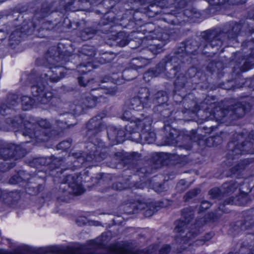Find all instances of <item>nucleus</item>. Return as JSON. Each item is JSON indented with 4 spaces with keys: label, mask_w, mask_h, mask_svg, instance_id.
<instances>
[{
    "label": "nucleus",
    "mask_w": 254,
    "mask_h": 254,
    "mask_svg": "<svg viewBox=\"0 0 254 254\" xmlns=\"http://www.w3.org/2000/svg\"><path fill=\"white\" fill-rule=\"evenodd\" d=\"M205 219L203 218H202L199 220H197L195 224L197 227H201L203 225V224L204 223H205Z\"/></svg>",
    "instance_id": "62"
},
{
    "label": "nucleus",
    "mask_w": 254,
    "mask_h": 254,
    "mask_svg": "<svg viewBox=\"0 0 254 254\" xmlns=\"http://www.w3.org/2000/svg\"><path fill=\"white\" fill-rule=\"evenodd\" d=\"M34 125H37V128H42L46 130L51 127V124L47 120L41 119L37 122Z\"/></svg>",
    "instance_id": "40"
},
{
    "label": "nucleus",
    "mask_w": 254,
    "mask_h": 254,
    "mask_svg": "<svg viewBox=\"0 0 254 254\" xmlns=\"http://www.w3.org/2000/svg\"><path fill=\"white\" fill-rule=\"evenodd\" d=\"M31 92L33 95L38 97L37 100L42 104H48L54 97L53 93L46 89L45 85L41 81L31 87Z\"/></svg>",
    "instance_id": "10"
},
{
    "label": "nucleus",
    "mask_w": 254,
    "mask_h": 254,
    "mask_svg": "<svg viewBox=\"0 0 254 254\" xmlns=\"http://www.w3.org/2000/svg\"><path fill=\"white\" fill-rule=\"evenodd\" d=\"M79 53V56L81 58H85V57H87L86 60H88L95 55L96 50L92 46L85 45L81 48Z\"/></svg>",
    "instance_id": "23"
},
{
    "label": "nucleus",
    "mask_w": 254,
    "mask_h": 254,
    "mask_svg": "<svg viewBox=\"0 0 254 254\" xmlns=\"http://www.w3.org/2000/svg\"><path fill=\"white\" fill-rule=\"evenodd\" d=\"M22 34V32L18 29L12 32L9 36V40L11 42V44L18 43L21 39Z\"/></svg>",
    "instance_id": "36"
},
{
    "label": "nucleus",
    "mask_w": 254,
    "mask_h": 254,
    "mask_svg": "<svg viewBox=\"0 0 254 254\" xmlns=\"http://www.w3.org/2000/svg\"><path fill=\"white\" fill-rule=\"evenodd\" d=\"M49 158H51V162L49 165H51V167L54 166L56 168L58 167L61 164L62 159L61 158H56L54 156H50Z\"/></svg>",
    "instance_id": "50"
},
{
    "label": "nucleus",
    "mask_w": 254,
    "mask_h": 254,
    "mask_svg": "<svg viewBox=\"0 0 254 254\" xmlns=\"http://www.w3.org/2000/svg\"><path fill=\"white\" fill-rule=\"evenodd\" d=\"M187 82V78L183 74H180L177 76L174 82V85L178 89H181L185 87Z\"/></svg>",
    "instance_id": "30"
},
{
    "label": "nucleus",
    "mask_w": 254,
    "mask_h": 254,
    "mask_svg": "<svg viewBox=\"0 0 254 254\" xmlns=\"http://www.w3.org/2000/svg\"><path fill=\"white\" fill-rule=\"evenodd\" d=\"M22 134L30 138H35L39 141H46L48 139L50 132L47 130L37 128V125L28 121H25Z\"/></svg>",
    "instance_id": "7"
},
{
    "label": "nucleus",
    "mask_w": 254,
    "mask_h": 254,
    "mask_svg": "<svg viewBox=\"0 0 254 254\" xmlns=\"http://www.w3.org/2000/svg\"><path fill=\"white\" fill-rule=\"evenodd\" d=\"M246 106L242 103H237L220 111L221 120L230 121L243 117L246 112Z\"/></svg>",
    "instance_id": "9"
},
{
    "label": "nucleus",
    "mask_w": 254,
    "mask_h": 254,
    "mask_svg": "<svg viewBox=\"0 0 254 254\" xmlns=\"http://www.w3.org/2000/svg\"><path fill=\"white\" fill-rule=\"evenodd\" d=\"M64 76L63 68L62 66H55L51 67L47 72L41 75L40 78L45 81L57 82Z\"/></svg>",
    "instance_id": "16"
},
{
    "label": "nucleus",
    "mask_w": 254,
    "mask_h": 254,
    "mask_svg": "<svg viewBox=\"0 0 254 254\" xmlns=\"http://www.w3.org/2000/svg\"><path fill=\"white\" fill-rule=\"evenodd\" d=\"M78 83L82 86H86L87 85H90V82L92 81V80L91 81L88 79V78L85 76H81L78 77Z\"/></svg>",
    "instance_id": "47"
},
{
    "label": "nucleus",
    "mask_w": 254,
    "mask_h": 254,
    "mask_svg": "<svg viewBox=\"0 0 254 254\" xmlns=\"http://www.w3.org/2000/svg\"><path fill=\"white\" fill-rule=\"evenodd\" d=\"M165 133L164 145H175L177 143V138L179 137L178 135L177 131L172 128L170 126H167L164 128Z\"/></svg>",
    "instance_id": "21"
},
{
    "label": "nucleus",
    "mask_w": 254,
    "mask_h": 254,
    "mask_svg": "<svg viewBox=\"0 0 254 254\" xmlns=\"http://www.w3.org/2000/svg\"><path fill=\"white\" fill-rule=\"evenodd\" d=\"M240 29L241 26L239 24L230 23L226 26L224 31L204 32L199 47L204 48L208 45L211 48L220 47L225 40L235 38Z\"/></svg>",
    "instance_id": "1"
},
{
    "label": "nucleus",
    "mask_w": 254,
    "mask_h": 254,
    "mask_svg": "<svg viewBox=\"0 0 254 254\" xmlns=\"http://www.w3.org/2000/svg\"><path fill=\"white\" fill-rule=\"evenodd\" d=\"M26 154L25 149L19 145L13 144H7L0 149V156L3 160H8L13 157L16 159L23 157Z\"/></svg>",
    "instance_id": "12"
},
{
    "label": "nucleus",
    "mask_w": 254,
    "mask_h": 254,
    "mask_svg": "<svg viewBox=\"0 0 254 254\" xmlns=\"http://www.w3.org/2000/svg\"><path fill=\"white\" fill-rule=\"evenodd\" d=\"M6 122L8 124L10 125L14 128H17L23 123V119L20 116H17L14 119L7 118Z\"/></svg>",
    "instance_id": "37"
},
{
    "label": "nucleus",
    "mask_w": 254,
    "mask_h": 254,
    "mask_svg": "<svg viewBox=\"0 0 254 254\" xmlns=\"http://www.w3.org/2000/svg\"><path fill=\"white\" fill-rule=\"evenodd\" d=\"M100 98H102V96H100L99 97H91L90 96L82 97L79 100V103L82 104L85 110L89 108H92L96 106V100Z\"/></svg>",
    "instance_id": "25"
},
{
    "label": "nucleus",
    "mask_w": 254,
    "mask_h": 254,
    "mask_svg": "<svg viewBox=\"0 0 254 254\" xmlns=\"http://www.w3.org/2000/svg\"><path fill=\"white\" fill-rule=\"evenodd\" d=\"M238 187V184L235 182L232 181L231 183H225L223 184L222 188L224 190V193L233 192Z\"/></svg>",
    "instance_id": "35"
},
{
    "label": "nucleus",
    "mask_w": 254,
    "mask_h": 254,
    "mask_svg": "<svg viewBox=\"0 0 254 254\" xmlns=\"http://www.w3.org/2000/svg\"><path fill=\"white\" fill-rule=\"evenodd\" d=\"M152 102L149 89L142 88L138 91L136 96L130 99L127 106L130 110L139 111L144 108L150 107Z\"/></svg>",
    "instance_id": "6"
},
{
    "label": "nucleus",
    "mask_w": 254,
    "mask_h": 254,
    "mask_svg": "<svg viewBox=\"0 0 254 254\" xmlns=\"http://www.w3.org/2000/svg\"><path fill=\"white\" fill-rule=\"evenodd\" d=\"M46 252L48 253H57L58 252V250L55 247H50L46 248Z\"/></svg>",
    "instance_id": "60"
},
{
    "label": "nucleus",
    "mask_w": 254,
    "mask_h": 254,
    "mask_svg": "<svg viewBox=\"0 0 254 254\" xmlns=\"http://www.w3.org/2000/svg\"><path fill=\"white\" fill-rule=\"evenodd\" d=\"M51 4L47 2H43L41 7L36 11L34 15V19L43 18L47 17L51 13Z\"/></svg>",
    "instance_id": "22"
},
{
    "label": "nucleus",
    "mask_w": 254,
    "mask_h": 254,
    "mask_svg": "<svg viewBox=\"0 0 254 254\" xmlns=\"http://www.w3.org/2000/svg\"><path fill=\"white\" fill-rule=\"evenodd\" d=\"M71 156L76 159L77 162L81 164L84 163V156L81 155L80 152H73L72 153Z\"/></svg>",
    "instance_id": "53"
},
{
    "label": "nucleus",
    "mask_w": 254,
    "mask_h": 254,
    "mask_svg": "<svg viewBox=\"0 0 254 254\" xmlns=\"http://www.w3.org/2000/svg\"><path fill=\"white\" fill-rule=\"evenodd\" d=\"M68 122H63L61 120H57L56 121V124L57 126L59 127V129L61 131L66 128H69L70 126H73V125L68 124Z\"/></svg>",
    "instance_id": "45"
},
{
    "label": "nucleus",
    "mask_w": 254,
    "mask_h": 254,
    "mask_svg": "<svg viewBox=\"0 0 254 254\" xmlns=\"http://www.w3.org/2000/svg\"><path fill=\"white\" fill-rule=\"evenodd\" d=\"M104 93L111 96L114 95L117 92V87L104 88Z\"/></svg>",
    "instance_id": "54"
},
{
    "label": "nucleus",
    "mask_w": 254,
    "mask_h": 254,
    "mask_svg": "<svg viewBox=\"0 0 254 254\" xmlns=\"http://www.w3.org/2000/svg\"><path fill=\"white\" fill-rule=\"evenodd\" d=\"M116 57L114 53H105L97 58L98 62L101 64H105L111 62Z\"/></svg>",
    "instance_id": "28"
},
{
    "label": "nucleus",
    "mask_w": 254,
    "mask_h": 254,
    "mask_svg": "<svg viewBox=\"0 0 254 254\" xmlns=\"http://www.w3.org/2000/svg\"><path fill=\"white\" fill-rule=\"evenodd\" d=\"M200 192V190L199 189H192L186 193L184 196V199L186 201H188L196 196Z\"/></svg>",
    "instance_id": "41"
},
{
    "label": "nucleus",
    "mask_w": 254,
    "mask_h": 254,
    "mask_svg": "<svg viewBox=\"0 0 254 254\" xmlns=\"http://www.w3.org/2000/svg\"><path fill=\"white\" fill-rule=\"evenodd\" d=\"M148 32L149 34L146 36V39H143V41L145 42L147 40L152 41L148 44L146 48L143 49V51L146 55L149 53L156 55L162 51V48L169 41L170 36L168 33L159 29Z\"/></svg>",
    "instance_id": "2"
},
{
    "label": "nucleus",
    "mask_w": 254,
    "mask_h": 254,
    "mask_svg": "<svg viewBox=\"0 0 254 254\" xmlns=\"http://www.w3.org/2000/svg\"><path fill=\"white\" fill-rule=\"evenodd\" d=\"M151 124V121L149 118L142 119H137L128 123L125 127V129L130 135H131L135 132H139V130L142 132L149 130Z\"/></svg>",
    "instance_id": "13"
},
{
    "label": "nucleus",
    "mask_w": 254,
    "mask_h": 254,
    "mask_svg": "<svg viewBox=\"0 0 254 254\" xmlns=\"http://www.w3.org/2000/svg\"><path fill=\"white\" fill-rule=\"evenodd\" d=\"M126 131L114 127H109L107 129L108 137L113 142L120 143L124 141L125 137L128 138V136H130L128 132Z\"/></svg>",
    "instance_id": "17"
},
{
    "label": "nucleus",
    "mask_w": 254,
    "mask_h": 254,
    "mask_svg": "<svg viewBox=\"0 0 254 254\" xmlns=\"http://www.w3.org/2000/svg\"><path fill=\"white\" fill-rule=\"evenodd\" d=\"M177 59L171 58L167 61L163 60L156 66L154 70H149L144 74V78L149 77H156L162 74L168 78H172L181 69V66L176 64Z\"/></svg>",
    "instance_id": "3"
},
{
    "label": "nucleus",
    "mask_w": 254,
    "mask_h": 254,
    "mask_svg": "<svg viewBox=\"0 0 254 254\" xmlns=\"http://www.w3.org/2000/svg\"><path fill=\"white\" fill-rule=\"evenodd\" d=\"M157 161L158 164L167 165L169 163L173 164H184L187 162V155H178L165 152L158 153L156 154Z\"/></svg>",
    "instance_id": "14"
},
{
    "label": "nucleus",
    "mask_w": 254,
    "mask_h": 254,
    "mask_svg": "<svg viewBox=\"0 0 254 254\" xmlns=\"http://www.w3.org/2000/svg\"><path fill=\"white\" fill-rule=\"evenodd\" d=\"M70 110L73 114L75 115H79L84 112L85 109L83 107L82 104L79 103V100H78L77 101L76 104H73L70 105Z\"/></svg>",
    "instance_id": "33"
},
{
    "label": "nucleus",
    "mask_w": 254,
    "mask_h": 254,
    "mask_svg": "<svg viewBox=\"0 0 254 254\" xmlns=\"http://www.w3.org/2000/svg\"><path fill=\"white\" fill-rule=\"evenodd\" d=\"M193 210L190 207L183 209L182 211V218L187 223H189L193 218Z\"/></svg>",
    "instance_id": "27"
},
{
    "label": "nucleus",
    "mask_w": 254,
    "mask_h": 254,
    "mask_svg": "<svg viewBox=\"0 0 254 254\" xmlns=\"http://www.w3.org/2000/svg\"><path fill=\"white\" fill-rule=\"evenodd\" d=\"M54 26V24L51 21H46L42 23L41 26L40 28V31L43 30H51L53 29Z\"/></svg>",
    "instance_id": "46"
},
{
    "label": "nucleus",
    "mask_w": 254,
    "mask_h": 254,
    "mask_svg": "<svg viewBox=\"0 0 254 254\" xmlns=\"http://www.w3.org/2000/svg\"><path fill=\"white\" fill-rule=\"evenodd\" d=\"M91 66V64L88 62L87 64H81L77 66L78 72L80 73H85L87 72V67Z\"/></svg>",
    "instance_id": "56"
},
{
    "label": "nucleus",
    "mask_w": 254,
    "mask_h": 254,
    "mask_svg": "<svg viewBox=\"0 0 254 254\" xmlns=\"http://www.w3.org/2000/svg\"><path fill=\"white\" fill-rule=\"evenodd\" d=\"M55 51V48H52L49 50L46 54V59L47 62L51 64L54 65L55 64L56 62H58L60 59V57L57 56H55L52 55V54Z\"/></svg>",
    "instance_id": "34"
},
{
    "label": "nucleus",
    "mask_w": 254,
    "mask_h": 254,
    "mask_svg": "<svg viewBox=\"0 0 254 254\" xmlns=\"http://www.w3.org/2000/svg\"><path fill=\"white\" fill-rule=\"evenodd\" d=\"M94 155H92L91 154H90V155H87L86 156H84V163L86 162H90L92 160H93V159L94 158Z\"/></svg>",
    "instance_id": "63"
},
{
    "label": "nucleus",
    "mask_w": 254,
    "mask_h": 254,
    "mask_svg": "<svg viewBox=\"0 0 254 254\" xmlns=\"http://www.w3.org/2000/svg\"><path fill=\"white\" fill-rule=\"evenodd\" d=\"M80 183V180L77 175H68L64 178L60 189L65 191H68L69 193L79 195L84 192V190Z\"/></svg>",
    "instance_id": "8"
},
{
    "label": "nucleus",
    "mask_w": 254,
    "mask_h": 254,
    "mask_svg": "<svg viewBox=\"0 0 254 254\" xmlns=\"http://www.w3.org/2000/svg\"><path fill=\"white\" fill-rule=\"evenodd\" d=\"M112 187L114 190H121L128 188V185L127 181L124 183L119 182L113 184Z\"/></svg>",
    "instance_id": "43"
},
{
    "label": "nucleus",
    "mask_w": 254,
    "mask_h": 254,
    "mask_svg": "<svg viewBox=\"0 0 254 254\" xmlns=\"http://www.w3.org/2000/svg\"><path fill=\"white\" fill-rule=\"evenodd\" d=\"M177 189L180 191H183L187 189L186 183L184 180H181L177 185Z\"/></svg>",
    "instance_id": "55"
},
{
    "label": "nucleus",
    "mask_w": 254,
    "mask_h": 254,
    "mask_svg": "<svg viewBox=\"0 0 254 254\" xmlns=\"http://www.w3.org/2000/svg\"><path fill=\"white\" fill-rule=\"evenodd\" d=\"M31 179L32 182H29L30 184L28 185V189L30 193L33 194H36L43 190L44 186L41 184H39L36 185L35 182L37 180H40L38 178H31V175L25 171H21L19 172L17 174L12 176L9 180V183L12 185L21 183H27Z\"/></svg>",
    "instance_id": "5"
},
{
    "label": "nucleus",
    "mask_w": 254,
    "mask_h": 254,
    "mask_svg": "<svg viewBox=\"0 0 254 254\" xmlns=\"http://www.w3.org/2000/svg\"><path fill=\"white\" fill-rule=\"evenodd\" d=\"M203 136L197 133L196 131L192 130L190 132V139L193 141H196L202 139Z\"/></svg>",
    "instance_id": "51"
},
{
    "label": "nucleus",
    "mask_w": 254,
    "mask_h": 254,
    "mask_svg": "<svg viewBox=\"0 0 254 254\" xmlns=\"http://www.w3.org/2000/svg\"><path fill=\"white\" fill-rule=\"evenodd\" d=\"M221 191L217 188H213L209 191V194L212 198L218 197L221 194Z\"/></svg>",
    "instance_id": "49"
},
{
    "label": "nucleus",
    "mask_w": 254,
    "mask_h": 254,
    "mask_svg": "<svg viewBox=\"0 0 254 254\" xmlns=\"http://www.w3.org/2000/svg\"><path fill=\"white\" fill-rule=\"evenodd\" d=\"M21 102L22 109L25 111L31 109L34 103L33 100L30 97L27 96H22Z\"/></svg>",
    "instance_id": "29"
},
{
    "label": "nucleus",
    "mask_w": 254,
    "mask_h": 254,
    "mask_svg": "<svg viewBox=\"0 0 254 254\" xmlns=\"http://www.w3.org/2000/svg\"><path fill=\"white\" fill-rule=\"evenodd\" d=\"M33 163L37 166L48 165L51 162V158L48 157H39L34 159L33 161Z\"/></svg>",
    "instance_id": "39"
},
{
    "label": "nucleus",
    "mask_w": 254,
    "mask_h": 254,
    "mask_svg": "<svg viewBox=\"0 0 254 254\" xmlns=\"http://www.w3.org/2000/svg\"><path fill=\"white\" fill-rule=\"evenodd\" d=\"M243 134H234V136L237 139V140H233L229 142L228 144V152L227 153L228 158L225 162L226 164L230 163V160L237 158L241 154L252 153L251 150L252 143L251 141L247 142V143L245 144L243 142L241 144H239L237 142V140L243 138Z\"/></svg>",
    "instance_id": "4"
},
{
    "label": "nucleus",
    "mask_w": 254,
    "mask_h": 254,
    "mask_svg": "<svg viewBox=\"0 0 254 254\" xmlns=\"http://www.w3.org/2000/svg\"><path fill=\"white\" fill-rule=\"evenodd\" d=\"M184 220H178L176 222V226L175 228V231L176 233H180L182 231H184L186 228L187 224Z\"/></svg>",
    "instance_id": "42"
},
{
    "label": "nucleus",
    "mask_w": 254,
    "mask_h": 254,
    "mask_svg": "<svg viewBox=\"0 0 254 254\" xmlns=\"http://www.w3.org/2000/svg\"><path fill=\"white\" fill-rule=\"evenodd\" d=\"M116 40L117 45L120 47L126 46L129 42L127 36L124 32L118 33Z\"/></svg>",
    "instance_id": "31"
},
{
    "label": "nucleus",
    "mask_w": 254,
    "mask_h": 254,
    "mask_svg": "<svg viewBox=\"0 0 254 254\" xmlns=\"http://www.w3.org/2000/svg\"><path fill=\"white\" fill-rule=\"evenodd\" d=\"M171 4L173 2V4L175 5L176 7L180 8L184 7L187 4L186 0H169Z\"/></svg>",
    "instance_id": "48"
},
{
    "label": "nucleus",
    "mask_w": 254,
    "mask_h": 254,
    "mask_svg": "<svg viewBox=\"0 0 254 254\" xmlns=\"http://www.w3.org/2000/svg\"><path fill=\"white\" fill-rule=\"evenodd\" d=\"M194 44H195V41L194 40L188 41L187 44L184 43L181 44L180 46L175 52V55L171 57L177 59L176 64H178L182 67L181 63L183 58L188 56V54H191L192 51L190 50L191 48H190V46Z\"/></svg>",
    "instance_id": "19"
},
{
    "label": "nucleus",
    "mask_w": 254,
    "mask_h": 254,
    "mask_svg": "<svg viewBox=\"0 0 254 254\" xmlns=\"http://www.w3.org/2000/svg\"><path fill=\"white\" fill-rule=\"evenodd\" d=\"M71 146V142L69 140L63 141L60 142L57 146L58 149L66 150Z\"/></svg>",
    "instance_id": "52"
},
{
    "label": "nucleus",
    "mask_w": 254,
    "mask_h": 254,
    "mask_svg": "<svg viewBox=\"0 0 254 254\" xmlns=\"http://www.w3.org/2000/svg\"><path fill=\"white\" fill-rule=\"evenodd\" d=\"M248 164L249 162L248 160L241 161V162H240L238 164L231 168L230 170L231 171L232 174H235L240 170L244 169L245 167Z\"/></svg>",
    "instance_id": "38"
},
{
    "label": "nucleus",
    "mask_w": 254,
    "mask_h": 254,
    "mask_svg": "<svg viewBox=\"0 0 254 254\" xmlns=\"http://www.w3.org/2000/svg\"><path fill=\"white\" fill-rule=\"evenodd\" d=\"M18 96L15 94H9L5 103L0 107V114L3 116L9 114L12 109L17 105Z\"/></svg>",
    "instance_id": "20"
},
{
    "label": "nucleus",
    "mask_w": 254,
    "mask_h": 254,
    "mask_svg": "<svg viewBox=\"0 0 254 254\" xmlns=\"http://www.w3.org/2000/svg\"><path fill=\"white\" fill-rule=\"evenodd\" d=\"M208 2L211 5H219L220 1L219 0H209Z\"/></svg>",
    "instance_id": "64"
},
{
    "label": "nucleus",
    "mask_w": 254,
    "mask_h": 254,
    "mask_svg": "<svg viewBox=\"0 0 254 254\" xmlns=\"http://www.w3.org/2000/svg\"><path fill=\"white\" fill-rule=\"evenodd\" d=\"M132 208V211H129V213H135L138 211L144 210L143 214L146 217L151 216L153 214L158 211V208L163 207L162 202H150L149 203L144 202H137L129 206Z\"/></svg>",
    "instance_id": "11"
},
{
    "label": "nucleus",
    "mask_w": 254,
    "mask_h": 254,
    "mask_svg": "<svg viewBox=\"0 0 254 254\" xmlns=\"http://www.w3.org/2000/svg\"><path fill=\"white\" fill-rule=\"evenodd\" d=\"M155 133L151 131L150 129L141 133L135 132L128 136V139L142 144L152 143L155 140Z\"/></svg>",
    "instance_id": "15"
},
{
    "label": "nucleus",
    "mask_w": 254,
    "mask_h": 254,
    "mask_svg": "<svg viewBox=\"0 0 254 254\" xmlns=\"http://www.w3.org/2000/svg\"><path fill=\"white\" fill-rule=\"evenodd\" d=\"M151 58V57H146L142 59L141 61L138 59H133L132 64L133 66H134V68L135 69H137L145 66L148 63V60Z\"/></svg>",
    "instance_id": "32"
},
{
    "label": "nucleus",
    "mask_w": 254,
    "mask_h": 254,
    "mask_svg": "<svg viewBox=\"0 0 254 254\" xmlns=\"http://www.w3.org/2000/svg\"><path fill=\"white\" fill-rule=\"evenodd\" d=\"M152 104L157 105H161L168 101V96L167 93L163 91H160L157 92L152 99Z\"/></svg>",
    "instance_id": "26"
},
{
    "label": "nucleus",
    "mask_w": 254,
    "mask_h": 254,
    "mask_svg": "<svg viewBox=\"0 0 254 254\" xmlns=\"http://www.w3.org/2000/svg\"><path fill=\"white\" fill-rule=\"evenodd\" d=\"M114 254H129L127 251L123 248H117L114 250Z\"/></svg>",
    "instance_id": "59"
},
{
    "label": "nucleus",
    "mask_w": 254,
    "mask_h": 254,
    "mask_svg": "<svg viewBox=\"0 0 254 254\" xmlns=\"http://www.w3.org/2000/svg\"><path fill=\"white\" fill-rule=\"evenodd\" d=\"M79 1L78 0H70V1L66 2L65 8L67 9H71L73 10L76 9H79V7H77L76 6L78 4Z\"/></svg>",
    "instance_id": "44"
},
{
    "label": "nucleus",
    "mask_w": 254,
    "mask_h": 254,
    "mask_svg": "<svg viewBox=\"0 0 254 254\" xmlns=\"http://www.w3.org/2000/svg\"><path fill=\"white\" fill-rule=\"evenodd\" d=\"M211 204L209 201H202L200 205V211H204L210 207Z\"/></svg>",
    "instance_id": "57"
},
{
    "label": "nucleus",
    "mask_w": 254,
    "mask_h": 254,
    "mask_svg": "<svg viewBox=\"0 0 254 254\" xmlns=\"http://www.w3.org/2000/svg\"><path fill=\"white\" fill-rule=\"evenodd\" d=\"M170 251V247L169 245L163 246L160 250V254H168Z\"/></svg>",
    "instance_id": "58"
},
{
    "label": "nucleus",
    "mask_w": 254,
    "mask_h": 254,
    "mask_svg": "<svg viewBox=\"0 0 254 254\" xmlns=\"http://www.w3.org/2000/svg\"><path fill=\"white\" fill-rule=\"evenodd\" d=\"M102 117L97 116L91 119L87 125L88 131L87 134L91 137L100 132L104 127L102 122Z\"/></svg>",
    "instance_id": "18"
},
{
    "label": "nucleus",
    "mask_w": 254,
    "mask_h": 254,
    "mask_svg": "<svg viewBox=\"0 0 254 254\" xmlns=\"http://www.w3.org/2000/svg\"><path fill=\"white\" fill-rule=\"evenodd\" d=\"M224 204H233L234 203V198L233 197H230L226 199L224 202Z\"/></svg>",
    "instance_id": "61"
},
{
    "label": "nucleus",
    "mask_w": 254,
    "mask_h": 254,
    "mask_svg": "<svg viewBox=\"0 0 254 254\" xmlns=\"http://www.w3.org/2000/svg\"><path fill=\"white\" fill-rule=\"evenodd\" d=\"M166 2V0H151V1H150V4L148 6V9H149L155 14L158 13L159 11L156 10V9L168 7L169 6L167 5Z\"/></svg>",
    "instance_id": "24"
}]
</instances>
